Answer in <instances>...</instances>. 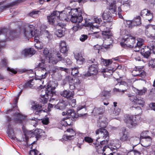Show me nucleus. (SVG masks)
<instances>
[{
    "mask_svg": "<svg viewBox=\"0 0 155 155\" xmlns=\"http://www.w3.org/2000/svg\"><path fill=\"white\" fill-rule=\"evenodd\" d=\"M55 88V86H53L50 85V84H48L46 89L42 90L43 92L45 93V94L41 95V97L40 100V104H35L32 105L31 108L32 109L35 110V114L36 115H39L42 112H45V111L42 109H41L42 107L44 104H46L48 101V96H52L54 93V91Z\"/></svg>",
    "mask_w": 155,
    "mask_h": 155,
    "instance_id": "f257e3e1",
    "label": "nucleus"
},
{
    "mask_svg": "<svg viewBox=\"0 0 155 155\" xmlns=\"http://www.w3.org/2000/svg\"><path fill=\"white\" fill-rule=\"evenodd\" d=\"M34 26L32 25H29L28 24L26 25L23 29L24 34L25 36L27 37L32 38L35 36L34 41L36 43L35 44V46L36 48L41 49L43 48V45L39 41V37L37 32L38 31L35 30L34 31Z\"/></svg>",
    "mask_w": 155,
    "mask_h": 155,
    "instance_id": "f03ea898",
    "label": "nucleus"
},
{
    "mask_svg": "<svg viewBox=\"0 0 155 155\" xmlns=\"http://www.w3.org/2000/svg\"><path fill=\"white\" fill-rule=\"evenodd\" d=\"M48 22L51 24H54L58 19L61 20L68 21L69 19L68 18L66 13H60L59 12L54 11L48 17Z\"/></svg>",
    "mask_w": 155,
    "mask_h": 155,
    "instance_id": "7ed1b4c3",
    "label": "nucleus"
},
{
    "mask_svg": "<svg viewBox=\"0 0 155 155\" xmlns=\"http://www.w3.org/2000/svg\"><path fill=\"white\" fill-rule=\"evenodd\" d=\"M97 134H98V137H97L96 141L100 143L101 145L107 144L109 140V133L107 130L104 128H99L96 131Z\"/></svg>",
    "mask_w": 155,
    "mask_h": 155,
    "instance_id": "20e7f679",
    "label": "nucleus"
},
{
    "mask_svg": "<svg viewBox=\"0 0 155 155\" xmlns=\"http://www.w3.org/2000/svg\"><path fill=\"white\" fill-rule=\"evenodd\" d=\"M69 13L71 16L70 20L72 22L79 23L83 20L82 9L81 8H78L72 9Z\"/></svg>",
    "mask_w": 155,
    "mask_h": 155,
    "instance_id": "39448f33",
    "label": "nucleus"
},
{
    "mask_svg": "<svg viewBox=\"0 0 155 155\" xmlns=\"http://www.w3.org/2000/svg\"><path fill=\"white\" fill-rule=\"evenodd\" d=\"M116 5L111 4L108 9L104 11L102 14V17L104 20H110L112 16L116 14Z\"/></svg>",
    "mask_w": 155,
    "mask_h": 155,
    "instance_id": "423d86ee",
    "label": "nucleus"
},
{
    "mask_svg": "<svg viewBox=\"0 0 155 155\" xmlns=\"http://www.w3.org/2000/svg\"><path fill=\"white\" fill-rule=\"evenodd\" d=\"M122 41L126 42L120 43V45L122 47L126 48L128 47L131 48L134 47V44L135 43V39L130 35H127L123 38Z\"/></svg>",
    "mask_w": 155,
    "mask_h": 155,
    "instance_id": "0eeeda50",
    "label": "nucleus"
},
{
    "mask_svg": "<svg viewBox=\"0 0 155 155\" xmlns=\"http://www.w3.org/2000/svg\"><path fill=\"white\" fill-rule=\"evenodd\" d=\"M90 61L93 64L91 65L88 68V71L86 74L88 76L96 75L98 73V63L97 59H91Z\"/></svg>",
    "mask_w": 155,
    "mask_h": 155,
    "instance_id": "6e6552de",
    "label": "nucleus"
},
{
    "mask_svg": "<svg viewBox=\"0 0 155 155\" xmlns=\"http://www.w3.org/2000/svg\"><path fill=\"white\" fill-rule=\"evenodd\" d=\"M102 34L104 36V38H105V40L104 41L102 44L103 46L105 48L108 49L112 47V45L111 42L108 43L110 41L109 39H111V36L112 35V32L110 31H105L102 32Z\"/></svg>",
    "mask_w": 155,
    "mask_h": 155,
    "instance_id": "1a4fd4ad",
    "label": "nucleus"
},
{
    "mask_svg": "<svg viewBox=\"0 0 155 155\" xmlns=\"http://www.w3.org/2000/svg\"><path fill=\"white\" fill-rule=\"evenodd\" d=\"M138 116L133 115H127L125 121L127 123L129 128H133L136 126L137 125V117Z\"/></svg>",
    "mask_w": 155,
    "mask_h": 155,
    "instance_id": "9d476101",
    "label": "nucleus"
},
{
    "mask_svg": "<svg viewBox=\"0 0 155 155\" xmlns=\"http://www.w3.org/2000/svg\"><path fill=\"white\" fill-rule=\"evenodd\" d=\"M65 24L63 23L59 22L55 26V34L58 37H61L64 34L66 30Z\"/></svg>",
    "mask_w": 155,
    "mask_h": 155,
    "instance_id": "9b49d317",
    "label": "nucleus"
},
{
    "mask_svg": "<svg viewBox=\"0 0 155 155\" xmlns=\"http://www.w3.org/2000/svg\"><path fill=\"white\" fill-rule=\"evenodd\" d=\"M12 118L15 123L21 124H23L25 121V117L18 112H16L13 115Z\"/></svg>",
    "mask_w": 155,
    "mask_h": 155,
    "instance_id": "f8f14e48",
    "label": "nucleus"
},
{
    "mask_svg": "<svg viewBox=\"0 0 155 155\" xmlns=\"http://www.w3.org/2000/svg\"><path fill=\"white\" fill-rule=\"evenodd\" d=\"M44 65L45 61L43 60L41 62L39 63L38 65V67L40 70H41L43 73H45L44 74H42L41 76H40L39 78L38 79L40 80L45 79L49 73V70H47L45 67H44Z\"/></svg>",
    "mask_w": 155,
    "mask_h": 155,
    "instance_id": "ddd939ff",
    "label": "nucleus"
},
{
    "mask_svg": "<svg viewBox=\"0 0 155 155\" xmlns=\"http://www.w3.org/2000/svg\"><path fill=\"white\" fill-rule=\"evenodd\" d=\"M132 74L134 77L138 76L144 78L146 76V73L143 70L136 68L132 71Z\"/></svg>",
    "mask_w": 155,
    "mask_h": 155,
    "instance_id": "4468645a",
    "label": "nucleus"
},
{
    "mask_svg": "<svg viewBox=\"0 0 155 155\" xmlns=\"http://www.w3.org/2000/svg\"><path fill=\"white\" fill-rule=\"evenodd\" d=\"M117 84L115 85H119L121 92L124 93L128 89V84L125 81H122L120 79H117Z\"/></svg>",
    "mask_w": 155,
    "mask_h": 155,
    "instance_id": "2eb2a0df",
    "label": "nucleus"
},
{
    "mask_svg": "<svg viewBox=\"0 0 155 155\" xmlns=\"http://www.w3.org/2000/svg\"><path fill=\"white\" fill-rule=\"evenodd\" d=\"M141 15L145 18L147 20L150 21L153 18V15L150 11L147 9L142 10L141 12Z\"/></svg>",
    "mask_w": 155,
    "mask_h": 155,
    "instance_id": "dca6fc26",
    "label": "nucleus"
},
{
    "mask_svg": "<svg viewBox=\"0 0 155 155\" xmlns=\"http://www.w3.org/2000/svg\"><path fill=\"white\" fill-rule=\"evenodd\" d=\"M61 95L68 100H71L73 98L74 95V91H70L69 90H64L60 93Z\"/></svg>",
    "mask_w": 155,
    "mask_h": 155,
    "instance_id": "f3484780",
    "label": "nucleus"
},
{
    "mask_svg": "<svg viewBox=\"0 0 155 155\" xmlns=\"http://www.w3.org/2000/svg\"><path fill=\"white\" fill-rule=\"evenodd\" d=\"M140 51L141 55L147 58H148L151 54V50L149 49L148 47L145 46L141 48Z\"/></svg>",
    "mask_w": 155,
    "mask_h": 155,
    "instance_id": "a211bd4d",
    "label": "nucleus"
},
{
    "mask_svg": "<svg viewBox=\"0 0 155 155\" xmlns=\"http://www.w3.org/2000/svg\"><path fill=\"white\" fill-rule=\"evenodd\" d=\"M35 51L33 48H26L23 50L21 53L22 56L26 57L28 56H32L34 54Z\"/></svg>",
    "mask_w": 155,
    "mask_h": 155,
    "instance_id": "6ab92c4d",
    "label": "nucleus"
},
{
    "mask_svg": "<svg viewBox=\"0 0 155 155\" xmlns=\"http://www.w3.org/2000/svg\"><path fill=\"white\" fill-rule=\"evenodd\" d=\"M120 140L122 141L129 140V133L125 128L122 129V131L120 133Z\"/></svg>",
    "mask_w": 155,
    "mask_h": 155,
    "instance_id": "aec40b11",
    "label": "nucleus"
},
{
    "mask_svg": "<svg viewBox=\"0 0 155 155\" xmlns=\"http://www.w3.org/2000/svg\"><path fill=\"white\" fill-rule=\"evenodd\" d=\"M107 118L104 117H99L97 122V126L100 128H104L107 126Z\"/></svg>",
    "mask_w": 155,
    "mask_h": 155,
    "instance_id": "412c9836",
    "label": "nucleus"
},
{
    "mask_svg": "<svg viewBox=\"0 0 155 155\" xmlns=\"http://www.w3.org/2000/svg\"><path fill=\"white\" fill-rule=\"evenodd\" d=\"M30 132H31V134H32L31 136H35L36 138H39L45 135L44 131L40 129H36L33 132H31L30 131Z\"/></svg>",
    "mask_w": 155,
    "mask_h": 155,
    "instance_id": "4be33fe9",
    "label": "nucleus"
},
{
    "mask_svg": "<svg viewBox=\"0 0 155 155\" xmlns=\"http://www.w3.org/2000/svg\"><path fill=\"white\" fill-rule=\"evenodd\" d=\"M60 51L63 53H67L69 47L64 41H61L60 43Z\"/></svg>",
    "mask_w": 155,
    "mask_h": 155,
    "instance_id": "5701e85b",
    "label": "nucleus"
},
{
    "mask_svg": "<svg viewBox=\"0 0 155 155\" xmlns=\"http://www.w3.org/2000/svg\"><path fill=\"white\" fill-rule=\"evenodd\" d=\"M129 141L131 144L133 145L132 149L139 144L140 142V139L137 137H132L129 138Z\"/></svg>",
    "mask_w": 155,
    "mask_h": 155,
    "instance_id": "b1692460",
    "label": "nucleus"
},
{
    "mask_svg": "<svg viewBox=\"0 0 155 155\" xmlns=\"http://www.w3.org/2000/svg\"><path fill=\"white\" fill-rule=\"evenodd\" d=\"M43 53L44 56L47 59L53 55L55 54L54 51L53 50L47 48L44 49Z\"/></svg>",
    "mask_w": 155,
    "mask_h": 155,
    "instance_id": "393cba45",
    "label": "nucleus"
},
{
    "mask_svg": "<svg viewBox=\"0 0 155 155\" xmlns=\"http://www.w3.org/2000/svg\"><path fill=\"white\" fill-rule=\"evenodd\" d=\"M137 42L136 45L135 46L134 51L136 52L138 51L141 49L140 48L144 43V40L141 38L137 39Z\"/></svg>",
    "mask_w": 155,
    "mask_h": 155,
    "instance_id": "a878e982",
    "label": "nucleus"
},
{
    "mask_svg": "<svg viewBox=\"0 0 155 155\" xmlns=\"http://www.w3.org/2000/svg\"><path fill=\"white\" fill-rule=\"evenodd\" d=\"M143 139H144V140L142 142V145L145 147L150 146L152 141V138L149 136Z\"/></svg>",
    "mask_w": 155,
    "mask_h": 155,
    "instance_id": "bb28decb",
    "label": "nucleus"
},
{
    "mask_svg": "<svg viewBox=\"0 0 155 155\" xmlns=\"http://www.w3.org/2000/svg\"><path fill=\"white\" fill-rule=\"evenodd\" d=\"M66 131L68 133L66 136V138L67 139L71 140L74 138L76 134L72 129H67Z\"/></svg>",
    "mask_w": 155,
    "mask_h": 155,
    "instance_id": "cd10ccee",
    "label": "nucleus"
},
{
    "mask_svg": "<svg viewBox=\"0 0 155 155\" xmlns=\"http://www.w3.org/2000/svg\"><path fill=\"white\" fill-rule=\"evenodd\" d=\"M148 28L150 30H152L153 33L152 34H147V37L151 39L155 40V26L151 25H148Z\"/></svg>",
    "mask_w": 155,
    "mask_h": 155,
    "instance_id": "c85d7f7f",
    "label": "nucleus"
},
{
    "mask_svg": "<svg viewBox=\"0 0 155 155\" xmlns=\"http://www.w3.org/2000/svg\"><path fill=\"white\" fill-rule=\"evenodd\" d=\"M67 116L68 117H72L74 119L73 120H76L78 117V115H77L75 112L72 109H68L67 111Z\"/></svg>",
    "mask_w": 155,
    "mask_h": 155,
    "instance_id": "c756f323",
    "label": "nucleus"
},
{
    "mask_svg": "<svg viewBox=\"0 0 155 155\" xmlns=\"http://www.w3.org/2000/svg\"><path fill=\"white\" fill-rule=\"evenodd\" d=\"M74 56L78 64H83L84 61V59L81 55V54H77L75 55Z\"/></svg>",
    "mask_w": 155,
    "mask_h": 155,
    "instance_id": "7c9ffc66",
    "label": "nucleus"
},
{
    "mask_svg": "<svg viewBox=\"0 0 155 155\" xmlns=\"http://www.w3.org/2000/svg\"><path fill=\"white\" fill-rule=\"evenodd\" d=\"M132 21V25L133 26H137L141 24L140 17L139 16L134 18Z\"/></svg>",
    "mask_w": 155,
    "mask_h": 155,
    "instance_id": "2f4dec72",
    "label": "nucleus"
},
{
    "mask_svg": "<svg viewBox=\"0 0 155 155\" xmlns=\"http://www.w3.org/2000/svg\"><path fill=\"white\" fill-rule=\"evenodd\" d=\"M105 107L104 106H102L100 107H96L94 109L93 112H94L96 114H102L104 112Z\"/></svg>",
    "mask_w": 155,
    "mask_h": 155,
    "instance_id": "473e14b6",
    "label": "nucleus"
},
{
    "mask_svg": "<svg viewBox=\"0 0 155 155\" xmlns=\"http://www.w3.org/2000/svg\"><path fill=\"white\" fill-rule=\"evenodd\" d=\"M150 50H152L153 53L155 54V41H152L149 42L148 46Z\"/></svg>",
    "mask_w": 155,
    "mask_h": 155,
    "instance_id": "72a5a7b5",
    "label": "nucleus"
},
{
    "mask_svg": "<svg viewBox=\"0 0 155 155\" xmlns=\"http://www.w3.org/2000/svg\"><path fill=\"white\" fill-rule=\"evenodd\" d=\"M7 32L8 29L7 28H2L0 30V35L3 34L5 38L6 37H8V39L9 40L13 39V38L11 37V36H8L7 35Z\"/></svg>",
    "mask_w": 155,
    "mask_h": 155,
    "instance_id": "f704fd0d",
    "label": "nucleus"
},
{
    "mask_svg": "<svg viewBox=\"0 0 155 155\" xmlns=\"http://www.w3.org/2000/svg\"><path fill=\"white\" fill-rule=\"evenodd\" d=\"M54 55H53L48 59L49 63H51L53 64H56L58 63V60H57L56 57H54Z\"/></svg>",
    "mask_w": 155,
    "mask_h": 155,
    "instance_id": "c9c22d12",
    "label": "nucleus"
},
{
    "mask_svg": "<svg viewBox=\"0 0 155 155\" xmlns=\"http://www.w3.org/2000/svg\"><path fill=\"white\" fill-rule=\"evenodd\" d=\"M134 104L143 107L144 104V101L143 98L140 97L137 98Z\"/></svg>",
    "mask_w": 155,
    "mask_h": 155,
    "instance_id": "e433bc0d",
    "label": "nucleus"
},
{
    "mask_svg": "<svg viewBox=\"0 0 155 155\" xmlns=\"http://www.w3.org/2000/svg\"><path fill=\"white\" fill-rule=\"evenodd\" d=\"M33 81V79H31L26 82L24 85V87L25 88L32 87L34 84Z\"/></svg>",
    "mask_w": 155,
    "mask_h": 155,
    "instance_id": "4c0bfd02",
    "label": "nucleus"
},
{
    "mask_svg": "<svg viewBox=\"0 0 155 155\" xmlns=\"http://www.w3.org/2000/svg\"><path fill=\"white\" fill-rule=\"evenodd\" d=\"M56 57L57 59V60H58V62L60 61H61L63 62H65L64 58L59 52H58L56 54Z\"/></svg>",
    "mask_w": 155,
    "mask_h": 155,
    "instance_id": "58836bf2",
    "label": "nucleus"
},
{
    "mask_svg": "<svg viewBox=\"0 0 155 155\" xmlns=\"http://www.w3.org/2000/svg\"><path fill=\"white\" fill-rule=\"evenodd\" d=\"M64 101H62V102H60L58 103L57 104L55 105L54 108L57 109H61L63 107H65V106L64 104Z\"/></svg>",
    "mask_w": 155,
    "mask_h": 155,
    "instance_id": "ea45409f",
    "label": "nucleus"
},
{
    "mask_svg": "<svg viewBox=\"0 0 155 155\" xmlns=\"http://www.w3.org/2000/svg\"><path fill=\"white\" fill-rule=\"evenodd\" d=\"M71 74L75 77H76L79 74V71L77 68H74L71 69Z\"/></svg>",
    "mask_w": 155,
    "mask_h": 155,
    "instance_id": "a19ab883",
    "label": "nucleus"
},
{
    "mask_svg": "<svg viewBox=\"0 0 155 155\" xmlns=\"http://www.w3.org/2000/svg\"><path fill=\"white\" fill-rule=\"evenodd\" d=\"M147 89L145 88H144L142 90H138L136 89L135 92L136 93L139 95H142L144 94L146 92Z\"/></svg>",
    "mask_w": 155,
    "mask_h": 155,
    "instance_id": "79ce46f5",
    "label": "nucleus"
},
{
    "mask_svg": "<svg viewBox=\"0 0 155 155\" xmlns=\"http://www.w3.org/2000/svg\"><path fill=\"white\" fill-rule=\"evenodd\" d=\"M104 65L105 66H107L111 64L112 61L110 59L104 60L103 59H101Z\"/></svg>",
    "mask_w": 155,
    "mask_h": 155,
    "instance_id": "37998d69",
    "label": "nucleus"
},
{
    "mask_svg": "<svg viewBox=\"0 0 155 155\" xmlns=\"http://www.w3.org/2000/svg\"><path fill=\"white\" fill-rule=\"evenodd\" d=\"M74 119L72 117H68V118L66 119L65 121L68 125H71L73 124V122L75 120H73Z\"/></svg>",
    "mask_w": 155,
    "mask_h": 155,
    "instance_id": "c03bdc74",
    "label": "nucleus"
},
{
    "mask_svg": "<svg viewBox=\"0 0 155 155\" xmlns=\"http://www.w3.org/2000/svg\"><path fill=\"white\" fill-rule=\"evenodd\" d=\"M127 96L129 97L130 100L134 104L137 98V97L130 94H127Z\"/></svg>",
    "mask_w": 155,
    "mask_h": 155,
    "instance_id": "a18cd8bd",
    "label": "nucleus"
},
{
    "mask_svg": "<svg viewBox=\"0 0 155 155\" xmlns=\"http://www.w3.org/2000/svg\"><path fill=\"white\" fill-rule=\"evenodd\" d=\"M140 153L137 150H131L128 152L127 155H139Z\"/></svg>",
    "mask_w": 155,
    "mask_h": 155,
    "instance_id": "49530a36",
    "label": "nucleus"
},
{
    "mask_svg": "<svg viewBox=\"0 0 155 155\" xmlns=\"http://www.w3.org/2000/svg\"><path fill=\"white\" fill-rule=\"evenodd\" d=\"M149 132L148 131L143 132L140 134V139H143V138L147 137H149V136H148L147 135V134Z\"/></svg>",
    "mask_w": 155,
    "mask_h": 155,
    "instance_id": "de8ad7c7",
    "label": "nucleus"
},
{
    "mask_svg": "<svg viewBox=\"0 0 155 155\" xmlns=\"http://www.w3.org/2000/svg\"><path fill=\"white\" fill-rule=\"evenodd\" d=\"M29 154L30 155H40L41 153L37 150H31L30 151Z\"/></svg>",
    "mask_w": 155,
    "mask_h": 155,
    "instance_id": "09e8293b",
    "label": "nucleus"
},
{
    "mask_svg": "<svg viewBox=\"0 0 155 155\" xmlns=\"http://www.w3.org/2000/svg\"><path fill=\"white\" fill-rule=\"evenodd\" d=\"M120 109L118 107H115L113 111V114L115 116L118 115L120 112Z\"/></svg>",
    "mask_w": 155,
    "mask_h": 155,
    "instance_id": "8fccbe9b",
    "label": "nucleus"
},
{
    "mask_svg": "<svg viewBox=\"0 0 155 155\" xmlns=\"http://www.w3.org/2000/svg\"><path fill=\"white\" fill-rule=\"evenodd\" d=\"M133 108H134V109L136 110L137 112V114L140 115L141 114L142 112V110L141 108L139 107H133Z\"/></svg>",
    "mask_w": 155,
    "mask_h": 155,
    "instance_id": "3c124183",
    "label": "nucleus"
},
{
    "mask_svg": "<svg viewBox=\"0 0 155 155\" xmlns=\"http://www.w3.org/2000/svg\"><path fill=\"white\" fill-rule=\"evenodd\" d=\"M125 25L126 26H127L129 28H131L133 26L132 25V20H128L126 21Z\"/></svg>",
    "mask_w": 155,
    "mask_h": 155,
    "instance_id": "603ef678",
    "label": "nucleus"
},
{
    "mask_svg": "<svg viewBox=\"0 0 155 155\" xmlns=\"http://www.w3.org/2000/svg\"><path fill=\"white\" fill-rule=\"evenodd\" d=\"M88 38V36L86 35H82L80 38V40L82 42L84 41Z\"/></svg>",
    "mask_w": 155,
    "mask_h": 155,
    "instance_id": "864d4df0",
    "label": "nucleus"
},
{
    "mask_svg": "<svg viewBox=\"0 0 155 155\" xmlns=\"http://www.w3.org/2000/svg\"><path fill=\"white\" fill-rule=\"evenodd\" d=\"M39 11H33L32 12L29 13V15L33 17H35V15H38Z\"/></svg>",
    "mask_w": 155,
    "mask_h": 155,
    "instance_id": "5fc2aeb1",
    "label": "nucleus"
},
{
    "mask_svg": "<svg viewBox=\"0 0 155 155\" xmlns=\"http://www.w3.org/2000/svg\"><path fill=\"white\" fill-rule=\"evenodd\" d=\"M84 140L88 143H92L93 142V139L89 137H84Z\"/></svg>",
    "mask_w": 155,
    "mask_h": 155,
    "instance_id": "6e6d98bb",
    "label": "nucleus"
},
{
    "mask_svg": "<svg viewBox=\"0 0 155 155\" xmlns=\"http://www.w3.org/2000/svg\"><path fill=\"white\" fill-rule=\"evenodd\" d=\"M42 123L44 124L47 125L49 123V119L48 118H45L42 120Z\"/></svg>",
    "mask_w": 155,
    "mask_h": 155,
    "instance_id": "4d7b16f0",
    "label": "nucleus"
},
{
    "mask_svg": "<svg viewBox=\"0 0 155 155\" xmlns=\"http://www.w3.org/2000/svg\"><path fill=\"white\" fill-rule=\"evenodd\" d=\"M81 28V27L79 25L77 26H74L73 28V30L75 31H76L78 30L79 29H80Z\"/></svg>",
    "mask_w": 155,
    "mask_h": 155,
    "instance_id": "13d9d810",
    "label": "nucleus"
},
{
    "mask_svg": "<svg viewBox=\"0 0 155 155\" xmlns=\"http://www.w3.org/2000/svg\"><path fill=\"white\" fill-rule=\"evenodd\" d=\"M8 134L9 136L13 137L14 135L13 130L12 129H9Z\"/></svg>",
    "mask_w": 155,
    "mask_h": 155,
    "instance_id": "bf43d9fd",
    "label": "nucleus"
},
{
    "mask_svg": "<svg viewBox=\"0 0 155 155\" xmlns=\"http://www.w3.org/2000/svg\"><path fill=\"white\" fill-rule=\"evenodd\" d=\"M10 6V5H9L1 6L0 7V11H2L3 9H5L9 7Z\"/></svg>",
    "mask_w": 155,
    "mask_h": 155,
    "instance_id": "052dcab7",
    "label": "nucleus"
},
{
    "mask_svg": "<svg viewBox=\"0 0 155 155\" xmlns=\"http://www.w3.org/2000/svg\"><path fill=\"white\" fill-rule=\"evenodd\" d=\"M7 70L8 71L11 72L14 74H16L17 72V71H15L14 69L13 68H11L9 67L7 68Z\"/></svg>",
    "mask_w": 155,
    "mask_h": 155,
    "instance_id": "680f3d73",
    "label": "nucleus"
},
{
    "mask_svg": "<svg viewBox=\"0 0 155 155\" xmlns=\"http://www.w3.org/2000/svg\"><path fill=\"white\" fill-rule=\"evenodd\" d=\"M71 100V106L72 107H74L76 105V100L75 99H72L71 100Z\"/></svg>",
    "mask_w": 155,
    "mask_h": 155,
    "instance_id": "e2e57ef3",
    "label": "nucleus"
},
{
    "mask_svg": "<svg viewBox=\"0 0 155 155\" xmlns=\"http://www.w3.org/2000/svg\"><path fill=\"white\" fill-rule=\"evenodd\" d=\"M149 107L152 109L155 110V103H151L149 104Z\"/></svg>",
    "mask_w": 155,
    "mask_h": 155,
    "instance_id": "0e129e2a",
    "label": "nucleus"
},
{
    "mask_svg": "<svg viewBox=\"0 0 155 155\" xmlns=\"http://www.w3.org/2000/svg\"><path fill=\"white\" fill-rule=\"evenodd\" d=\"M94 21L95 23L99 24L101 21V18H95Z\"/></svg>",
    "mask_w": 155,
    "mask_h": 155,
    "instance_id": "69168bd1",
    "label": "nucleus"
},
{
    "mask_svg": "<svg viewBox=\"0 0 155 155\" xmlns=\"http://www.w3.org/2000/svg\"><path fill=\"white\" fill-rule=\"evenodd\" d=\"M85 105H79L77 108V110L78 112L79 111L81 110L82 109L85 108Z\"/></svg>",
    "mask_w": 155,
    "mask_h": 155,
    "instance_id": "338daca9",
    "label": "nucleus"
},
{
    "mask_svg": "<svg viewBox=\"0 0 155 155\" xmlns=\"http://www.w3.org/2000/svg\"><path fill=\"white\" fill-rule=\"evenodd\" d=\"M2 64L4 66H6L7 64V60L5 58L3 59L2 60Z\"/></svg>",
    "mask_w": 155,
    "mask_h": 155,
    "instance_id": "774afa93",
    "label": "nucleus"
}]
</instances>
